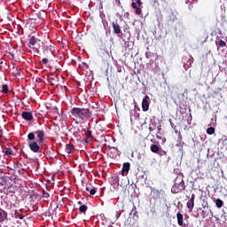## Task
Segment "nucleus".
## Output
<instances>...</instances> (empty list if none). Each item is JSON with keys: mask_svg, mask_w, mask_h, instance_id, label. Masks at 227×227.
I'll list each match as a JSON object with an SVG mask.
<instances>
[{"mask_svg": "<svg viewBox=\"0 0 227 227\" xmlns=\"http://www.w3.org/2000/svg\"><path fill=\"white\" fill-rule=\"evenodd\" d=\"M33 26H35V23L31 22V20H27V23L25 24L26 29H30L32 33H35L36 28Z\"/></svg>", "mask_w": 227, "mask_h": 227, "instance_id": "12", "label": "nucleus"}, {"mask_svg": "<svg viewBox=\"0 0 227 227\" xmlns=\"http://www.w3.org/2000/svg\"><path fill=\"white\" fill-rule=\"evenodd\" d=\"M3 153L7 155V157H13V155H15V152H13V150H12L10 147H6L5 151H3Z\"/></svg>", "mask_w": 227, "mask_h": 227, "instance_id": "14", "label": "nucleus"}, {"mask_svg": "<svg viewBox=\"0 0 227 227\" xmlns=\"http://www.w3.org/2000/svg\"><path fill=\"white\" fill-rule=\"evenodd\" d=\"M85 136L86 137H88L89 139H93V133L91 132L90 129H87V131L85 132Z\"/></svg>", "mask_w": 227, "mask_h": 227, "instance_id": "20", "label": "nucleus"}, {"mask_svg": "<svg viewBox=\"0 0 227 227\" xmlns=\"http://www.w3.org/2000/svg\"><path fill=\"white\" fill-rule=\"evenodd\" d=\"M215 205L217 208H222V207L224 205V202L221 199H217L215 200Z\"/></svg>", "mask_w": 227, "mask_h": 227, "instance_id": "18", "label": "nucleus"}, {"mask_svg": "<svg viewBox=\"0 0 227 227\" xmlns=\"http://www.w3.org/2000/svg\"><path fill=\"white\" fill-rule=\"evenodd\" d=\"M29 49H33V51H35V52H40V50L36 47H35V45H36V37L35 35H32L29 40H28V43H27Z\"/></svg>", "mask_w": 227, "mask_h": 227, "instance_id": "3", "label": "nucleus"}, {"mask_svg": "<svg viewBox=\"0 0 227 227\" xmlns=\"http://www.w3.org/2000/svg\"><path fill=\"white\" fill-rule=\"evenodd\" d=\"M27 139H28L29 141H33V140L35 139V133H29V134L27 135Z\"/></svg>", "mask_w": 227, "mask_h": 227, "instance_id": "25", "label": "nucleus"}, {"mask_svg": "<svg viewBox=\"0 0 227 227\" xmlns=\"http://www.w3.org/2000/svg\"><path fill=\"white\" fill-rule=\"evenodd\" d=\"M48 81L51 86H56L59 82V77H58V75L51 74V76L48 77Z\"/></svg>", "mask_w": 227, "mask_h": 227, "instance_id": "7", "label": "nucleus"}, {"mask_svg": "<svg viewBox=\"0 0 227 227\" xmlns=\"http://www.w3.org/2000/svg\"><path fill=\"white\" fill-rule=\"evenodd\" d=\"M176 217L178 226L185 227V223H184V215H182L180 212H177Z\"/></svg>", "mask_w": 227, "mask_h": 227, "instance_id": "11", "label": "nucleus"}, {"mask_svg": "<svg viewBox=\"0 0 227 227\" xmlns=\"http://www.w3.org/2000/svg\"><path fill=\"white\" fill-rule=\"evenodd\" d=\"M86 210H88V206H86V205H82L79 207V211L82 212V214H84V212H86Z\"/></svg>", "mask_w": 227, "mask_h": 227, "instance_id": "22", "label": "nucleus"}, {"mask_svg": "<svg viewBox=\"0 0 227 227\" xmlns=\"http://www.w3.org/2000/svg\"><path fill=\"white\" fill-rule=\"evenodd\" d=\"M1 173H3V170L0 168V175H1Z\"/></svg>", "mask_w": 227, "mask_h": 227, "instance_id": "41", "label": "nucleus"}, {"mask_svg": "<svg viewBox=\"0 0 227 227\" xmlns=\"http://www.w3.org/2000/svg\"><path fill=\"white\" fill-rule=\"evenodd\" d=\"M136 214H137V211H135V212H134V215H136Z\"/></svg>", "mask_w": 227, "mask_h": 227, "instance_id": "40", "label": "nucleus"}, {"mask_svg": "<svg viewBox=\"0 0 227 227\" xmlns=\"http://www.w3.org/2000/svg\"><path fill=\"white\" fill-rule=\"evenodd\" d=\"M8 219V213L0 207V221H6Z\"/></svg>", "mask_w": 227, "mask_h": 227, "instance_id": "15", "label": "nucleus"}, {"mask_svg": "<svg viewBox=\"0 0 227 227\" xmlns=\"http://www.w3.org/2000/svg\"><path fill=\"white\" fill-rule=\"evenodd\" d=\"M86 191H88L90 192V191H91V185H87L86 186Z\"/></svg>", "mask_w": 227, "mask_h": 227, "instance_id": "32", "label": "nucleus"}, {"mask_svg": "<svg viewBox=\"0 0 227 227\" xmlns=\"http://www.w3.org/2000/svg\"><path fill=\"white\" fill-rule=\"evenodd\" d=\"M223 150H227V137L223 140Z\"/></svg>", "mask_w": 227, "mask_h": 227, "instance_id": "27", "label": "nucleus"}, {"mask_svg": "<svg viewBox=\"0 0 227 227\" xmlns=\"http://www.w3.org/2000/svg\"><path fill=\"white\" fill-rule=\"evenodd\" d=\"M136 15H141L143 13V10L140 9V7L135 9Z\"/></svg>", "mask_w": 227, "mask_h": 227, "instance_id": "26", "label": "nucleus"}, {"mask_svg": "<svg viewBox=\"0 0 227 227\" xmlns=\"http://www.w3.org/2000/svg\"><path fill=\"white\" fill-rule=\"evenodd\" d=\"M194 200H196V195L192 194L190 200L186 203V207L189 209V212H192L194 208Z\"/></svg>", "mask_w": 227, "mask_h": 227, "instance_id": "5", "label": "nucleus"}, {"mask_svg": "<svg viewBox=\"0 0 227 227\" xmlns=\"http://www.w3.org/2000/svg\"><path fill=\"white\" fill-rule=\"evenodd\" d=\"M11 59H13L14 56L13 54L10 53Z\"/></svg>", "mask_w": 227, "mask_h": 227, "instance_id": "37", "label": "nucleus"}, {"mask_svg": "<svg viewBox=\"0 0 227 227\" xmlns=\"http://www.w3.org/2000/svg\"><path fill=\"white\" fill-rule=\"evenodd\" d=\"M42 63H43V65H47V63H49V59H42Z\"/></svg>", "mask_w": 227, "mask_h": 227, "instance_id": "30", "label": "nucleus"}, {"mask_svg": "<svg viewBox=\"0 0 227 227\" xmlns=\"http://www.w3.org/2000/svg\"><path fill=\"white\" fill-rule=\"evenodd\" d=\"M85 143H90V138H85Z\"/></svg>", "mask_w": 227, "mask_h": 227, "instance_id": "36", "label": "nucleus"}, {"mask_svg": "<svg viewBox=\"0 0 227 227\" xmlns=\"http://www.w3.org/2000/svg\"><path fill=\"white\" fill-rule=\"evenodd\" d=\"M164 154H166V152H163Z\"/></svg>", "mask_w": 227, "mask_h": 227, "instance_id": "42", "label": "nucleus"}, {"mask_svg": "<svg viewBox=\"0 0 227 227\" xmlns=\"http://www.w3.org/2000/svg\"><path fill=\"white\" fill-rule=\"evenodd\" d=\"M150 100V97L148 96H145L144 98H143V101H142V109L143 111L146 112L148 111V109H150V103L148 102Z\"/></svg>", "mask_w": 227, "mask_h": 227, "instance_id": "6", "label": "nucleus"}, {"mask_svg": "<svg viewBox=\"0 0 227 227\" xmlns=\"http://www.w3.org/2000/svg\"><path fill=\"white\" fill-rule=\"evenodd\" d=\"M129 171H130V164L129 162L123 163L121 169L122 176H127V175H129Z\"/></svg>", "mask_w": 227, "mask_h": 227, "instance_id": "8", "label": "nucleus"}, {"mask_svg": "<svg viewBox=\"0 0 227 227\" xmlns=\"http://www.w3.org/2000/svg\"><path fill=\"white\" fill-rule=\"evenodd\" d=\"M214 132H215V129L214 127H210L207 129V134H208L209 136H212Z\"/></svg>", "mask_w": 227, "mask_h": 227, "instance_id": "21", "label": "nucleus"}, {"mask_svg": "<svg viewBox=\"0 0 227 227\" xmlns=\"http://www.w3.org/2000/svg\"><path fill=\"white\" fill-rule=\"evenodd\" d=\"M141 4H143V2H141V0H137V6H141Z\"/></svg>", "mask_w": 227, "mask_h": 227, "instance_id": "31", "label": "nucleus"}, {"mask_svg": "<svg viewBox=\"0 0 227 227\" xmlns=\"http://www.w3.org/2000/svg\"><path fill=\"white\" fill-rule=\"evenodd\" d=\"M56 113H57V114H59V113L58 112V109H56Z\"/></svg>", "mask_w": 227, "mask_h": 227, "instance_id": "39", "label": "nucleus"}, {"mask_svg": "<svg viewBox=\"0 0 227 227\" xmlns=\"http://www.w3.org/2000/svg\"><path fill=\"white\" fill-rule=\"evenodd\" d=\"M215 45H217V47H226V42L219 40L215 42Z\"/></svg>", "mask_w": 227, "mask_h": 227, "instance_id": "19", "label": "nucleus"}, {"mask_svg": "<svg viewBox=\"0 0 227 227\" xmlns=\"http://www.w3.org/2000/svg\"><path fill=\"white\" fill-rule=\"evenodd\" d=\"M43 196H44V198H49V193L45 192V193L43 194Z\"/></svg>", "mask_w": 227, "mask_h": 227, "instance_id": "34", "label": "nucleus"}, {"mask_svg": "<svg viewBox=\"0 0 227 227\" xmlns=\"http://www.w3.org/2000/svg\"><path fill=\"white\" fill-rule=\"evenodd\" d=\"M202 214H203V215H202V216H203V217H205V211H202Z\"/></svg>", "mask_w": 227, "mask_h": 227, "instance_id": "38", "label": "nucleus"}, {"mask_svg": "<svg viewBox=\"0 0 227 227\" xmlns=\"http://www.w3.org/2000/svg\"><path fill=\"white\" fill-rule=\"evenodd\" d=\"M28 147L34 153H40V145H38V142L28 141Z\"/></svg>", "mask_w": 227, "mask_h": 227, "instance_id": "4", "label": "nucleus"}, {"mask_svg": "<svg viewBox=\"0 0 227 227\" xmlns=\"http://www.w3.org/2000/svg\"><path fill=\"white\" fill-rule=\"evenodd\" d=\"M36 137L38 138L39 143H43L45 137V131L43 129L35 131Z\"/></svg>", "mask_w": 227, "mask_h": 227, "instance_id": "9", "label": "nucleus"}, {"mask_svg": "<svg viewBox=\"0 0 227 227\" xmlns=\"http://www.w3.org/2000/svg\"><path fill=\"white\" fill-rule=\"evenodd\" d=\"M95 194H97V189L96 188H90V196H95Z\"/></svg>", "mask_w": 227, "mask_h": 227, "instance_id": "23", "label": "nucleus"}, {"mask_svg": "<svg viewBox=\"0 0 227 227\" xmlns=\"http://www.w3.org/2000/svg\"><path fill=\"white\" fill-rule=\"evenodd\" d=\"M131 6L134 10L139 7L136 2H132Z\"/></svg>", "mask_w": 227, "mask_h": 227, "instance_id": "29", "label": "nucleus"}, {"mask_svg": "<svg viewBox=\"0 0 227 227\" xmlns=\"http://www.w3.org/2000/svg\"><path fill=\"white\" fill-rule=\"evenodd\" d=\"M157 139H162V137H160V135H156Z\"/></svg>", "mask_w": 227, "mask_h": 227, "instance_id": "35", "label": "nucleus"}, {"mask_svg": "<svg viewBox=\"0 0 227 227\" xmlns=\"http://www.w3.org/2000/svg\"><path fill=\"white\" fill-rule=\"evenodd\" d=\"M16 219H20V220H22V219H24V216H22V215L16 216Z\"/></svg>", "mask_w": 227, "mask_h": 227, "instance_id": "33", "label": "nucleus"}, {"mask_svg": "<svg viewBox=\"0 0 227 227\" xmlns=\"http://www.w3.org/2000/svg\"><path fill=\"white\" fill-rule=\"evenodd\" d=\"M2 91H4V93H8V85L7 84H4L2 85Z\"/></svg>", "mask_w": 227, "mask_h": 227, "instance_id": "24", "label": "nucleus"}, {"mask_svg": "<svg viewBox=\"0 0 227 227\" xmlns=\"http://www.w3.org/2000/svg\"><path fill=\"white\" fill-rule=\"evenodd\" d=\"M73 149H74V145H67L66 148H65V152H66V153H67V155H70V153H72Z\"/></svg>", "mask_w": 227, "mask_h": 227, "instance_id": "17", "label": "nucleus"}, {"mask_svg": "<svg viewBox=\"0 0 227 227\" xmlns=\"http://www.w3.org/2000/svg\"><path fill=\"white\" fill-rule=\"evenodd\" d=\"M151 152H153V153H158V155H162V153H159L160 152V147L155 144L151 145Z\"/></svg>", "mask_w": 227, "mask_h": 227, "instance_id": "13", "label": "nucleus"}, {"mask_svg": "<svg viewBox=\"0 0 227 227\" xmlns=\"http://www.w3.org/2000/svg\"><path fill=\"white\" fill-rule=\"evenodd\" d=\"M112 26L114 27L115 35H120V33H121V29L120 28V25L118 23L113 22Z\"/></svg>", "mask_w": 227, "mask_h": 227, "instance_id": "16", "label": "nucleus"}, {"mask_svg": "<svg viewBox=\"0 0 227 227\" xmlns=\"http://www.w3.org/2000/svg\"><path fill=\"white\" fill-rule=\"evenodd\" d=\"M71 114L74 118L82 120V121H86L91 118V111L88 108L74 107L71 110Z\"/></svg>", "mask_w": 227, "mask_h": 227, "instance_id": "1", "label": "nucleus"}, {"mask_svg": "<svg viewBox=\"0 0 227 227\" xmlns=\"http://www.w3.org/2000/svg\"><path fill=\"white\" fill-rule=\"evenodd\" d=\"M157 130H158V134L160 135V131L162 130V124H159V125L157 126Z\"/></svg>", "mask_w": 227, "mask_h": 227, "instance_id": "28", "label": "nucleus"}, {"mask_svg": "<svg viewBox=\"0 0 227 227\" xmlns=\"http://www.w3.org/2000/svg\"><path fill=\"white\" fill-rule=\"evenodd\" d=\"M182 191H185V182H184V180L179 183H175L171 188L173 194H179Z\"/></svg>", "mask_w": 227, "mask_h": 227, "instance_id": "2", "label": "nucleus"}, {"mask_svg": "<svg viewBox=\"0 0 227 227\" xmlns=\"http://www.w3.org/2000/svg\"><path fill=\"white\" fill-rule=\"evenodd\" d=\"M21 116L23 120H26L27 121H32L33 120V114L31 112H23Z\"/></svg>", "mask_w": 227, "mask_h": 227, "instance_id": "10", "label": "nucleus"}]
</instances>
